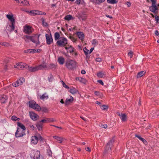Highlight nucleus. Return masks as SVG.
<instances>
[{
	"mask_svg": "<svg viewBox=\"0 0 159 159\" xmlns=\"http://www.w3.org/2000/svg\"><path fill=\"white\" fill-rule=\"evenodd\" d=\"M95 60L96 61L98 62H101L102 61L101 58L99 57L96 58Z\"/></svg>",
	"mask_w": 159,
	"mask_h": 159,
	"instance_id": "69168bd1",
	"label": "nucleus"
},
{
	"mask_svg": "<svg viewBox=\"0 0 159 159\" xmlns=\"http://www.w3.org/2000/svg\"><path fill=\"white\" fill-rule=\"evenodd\" d=\"M56 67V66L52 63H51L49 64V66L48 67V69H52L53 68H55Z\"/></svg>",
	"mask_w": 159,
	"mask_h": 159,
	"instance_id": "c9c22d12",
	"label": "nucleus"
},
{
	"mask_svg": "<svg viewBox=\"0 0 159 159\" xmlns=\"http://www.w3.org/2000/svg\"><path fill=\"white\" fill-rule=\"evenodd\" d=\"M20 3L24 6H28L29 5V3L26 0H20Z\"/></svg>",
	"mask_w": 159,
	"mask_h": 159,
	"instance_id": "c85d7f7f",
	"label": "nucleus"
},
{
	"mask_svg": "<svg viewBox=\"0 0 159 159\" xmlns=\"http://www.w3.org/2000/svg\"><path fill=\"white\" fill-rule=\"evenodd\" d=\"M30 13L32 15L34 16L36 15V10H32L31 11H30Z\"/></svg>",
	"mask_w": 159,
	"mask_h": 159,
	"instance_id": "3c124183",
	"label": "nucleus"
},
{
	"mask_svg": "<svg viewBox=\"0 0 159 159\" xmlns=\"http://www.w3.org/2000/svg\"><path fill=\"white\" fill-rule=\"evenodd\" d=\"M56 44L60 47H65L67 44V40L65 37H61L57 40Z\"/></svg>",
	"mask_w": 159,
	"mask_h": 159,
	"instance_id": "f03ea898",
	"label": "nucleus"
},
{
	"mask_svg": "<svg viewBox=\"0 0 159 159\" xmlns=\"http://www.w3.org/2000/svg\"><path fill=\"white\" fill-rule=\"evenodd\" d=\"M83 50L85 54H88V52H89V50L87 49L86 48H84Z\"/></svg>",
	"mask_w": 159,
	"mask_h": 159,
	"instance_id": "5fc2aeb1",
	"label": "nucleus"
},
{
	"mask_svg": "<svg viewBox=\"0 0 159 159\" xmlns=\"http://www.w3.org/2000/svg\"><path fill=\"white\" fill-rule=\"evenodd\" d=\"M120 118L122 121H125L126 120V116L125 114L121 113Z\"/></svg>",
	"mask_w": 159,
	"mask_h": 159,
	"instance_id": "c756f323",
	"label": "nucleus"
},
{
	"mask_svg": "<svg viewBox=\"0 0 159 159\" xmlns=\"http://www.w3.org/2000/svg\"><path fill=\"white\" fill-rule=\"evenodd\" d=\"M79 18L82 20H85L87 18L86 12L85 11H83L79 15Z\"/></svg>",
	"mask_w": 159,
	"mask_h": 159,
	"instance_id": "ddd939ff",
	"label": "nucleus"
},
{
	"mask_svg": "<svg viewBox=\"0 0 159 159\" xmlns=\"http://www.w3.org/2000/svg\"><path fill=\"white\" fill-rule=\"evenodd\" d=\"M29 127L30 128V129L32 130H34V126L32 125H30L29 126Z\"/></svg>",
	"mask_w": 159,
	"mask_h": 159,
	"instance_id": "13d9d810",
	"label": "nucleus"
},
{
	"mask_svg": "<svg viewBox=\"0 0 159 159\" xmlns=\"http://www.w3.org/2000/svg\"><path fill=\"white\" fill-rule=\"evenodd\" d=\"M41 110L42 111L45 113L47 112L48 111V110L46 107H43L42 108H41Z\"/></svg>",
	"mask_w": 159,
	"mask_h": 159,
	"instance_id": "de8ad7c7",
	"label": "nucleus"
},
{
	"mask_svg": "<svg viewBox=\"0 0 159 159\" xmlns=\"http://www.w3.org/2000/svg\"><path fill=\"white\" fill-rule=\"evenodd\" d=\"M152 2V6L149 7L150 10L153 12L155 14H157L158 13V8L156 5V0H151Z\"/></svg>",
	"mask_w": 159,
	"mask_h": 159,
	"instance_id": "7ed1b4c3",
	"label": "nucleus"
},
{
	"mask_svg": "<svg viewBox=\"0 0 159 159\" xmlns=\"http://www.w3.org/2000/svg\"><path fill=\"white\" fill-rule=\"evenodd\" d=\"M39 35H35L33 36H29L25 35V40L26 41H27V40L29 39L31 41H32L34 43L37 44L39 42Z\"/></svg>",
	"mask_w": 159,
	"mask_h": 159,
	"instance_id": "20e7f679",
	"label": "nucleus"
},
{
	"mask_svg": "<svg viewBox=\"0 0 159 159\" xmlns=\"http://www.w3.org/2000/svg\"><path fill=\"white\" fill-rule=\"evenodd\" d=\"M76 62L74 60L70 59L67 60L66 62V66L69 70H72L76 67Z\"/></svg>",
	"mask_w": 159,
	"mask_h": 159,
	"instance_id": "f257e3e1",
	"label": "nucleus"
},
{
	"mask_svg": "<svg viewBox=\"0 0 159 159\" xmlns=\"http://www.w3.org/2000/svg\"><path fill=\"white\" fill-rule=\"evenodd\" d=\"M70 99L66 98L65 102L66 105H67L71 102L73 100V98L71 96H70Z\"/></svg>",
	"mask_w": 159,
	"mask_h": 159,
	"instance_id": "393cba45",
	"label": "nucleus"
},
{
	"mask_svg": "<svg viewBox=\"0 0 159 159\" xmlns=\"http://www.w3.org/2000/svg\"><path fill=\"white\" fill-rule=\"evenodd\" d=\"M97 82L99 83L102 85H104V83L102 80H98L97 81Z\"/></svg>",
	"mask_w": 159,
	"mask_h": 159,
	"instance_id": "e2e57ef3",
	"label": "nucleus"
},
{
	"mask_svg": "<svg viewBox=\"0 0 159 159\" xmlns=\"http://www.w3.org/2000/svg\"><path fill=\"white\" fill-rule=\"evenodd\" d=\"M8 99V97L4 94L0 95V101L2 103H6Z\"/></svg>",
	"mask_w": 159,
	"mask_h": 159,
	"instance_id": "9d476101",
	"label": "nucleus"
},
{
	"mask_svg": "<svg viewBox=\"0 0 159 159\" xmlns=\"http://www.w3.org/2000/svg\"><path fill=\"white\" fill-rule=\"evenodd\" d=\"M18 66H19L20 68L22 69L24 68L27 69L28 67V65L25 63H20L18 64Z\"/></svg>",
	"mask_w": 159,
	"mask_h": 159,
	"instance_id": "f3484780",
	"label": "nucleus"
},
{
	"mask_svg": "<svg viewBox=\"0 0 159 159\" xmlns=\"http://www.w3.org/2000/svg\"><path fill=\"white\" fill-rule=\"evenodd\" d=\"M38 137V140H40V141H42L43 140V138L40 135H39V136Z\"/></svg>",
	"mask_w": 159,
	"mask_h": 159,
	"instance_id": "052dcab7",
	"label": "nucleus"
},
{
	"mask_svg": "<svg viewBox=\"0 0 159 159\" xmlns=\"http://www.w3.org/2000/svg\"><path fill=\"white\" fill-rule=\"evenodd\" d=\"M48 98V95H46V93H44L42 95L40 96V98L41 99L44 100V99H47Z\"/></svg>",
	"mask_w": 159,
	"mask_h": 159,
	"instance_id": "72a5a7b5",
	"label": "nucleus"
},
{
	"mask_svg": "<svg viewBox=\"0 0 159 159\" xmlns=\"http://www.w3.org/2000/svg\"><path fill=\"white\" fill-rule=\"evenodd\" d=\"M61 82L63 86L65 87L67 89H69V87L68 86L66 85L65 83L63 81H61Z\"/></svg>",
	"mask_w": 159,
	"mask_h": 159,
	"instance_id": "864d4df0",
	"label": "nucleus"
},
{
	"mask_svg": "<svg viewBox=\"0 0 159 159\" xmlns=\"http://www.w3.org/2000/svg\"><path fill=\"white\" fill-rule=\"evenodd\" d=\"M145 73V72L144 71H141L138 72L137 75V78H139L141 77L143 75H144Z\"/></svg>",
	"mask_w": 159,
	"mask_h": 159,
	"instance_id": "7c9ffc66",
	"label": "nucleus"
},
{
	"mask_svg": "<svg viewBox=\"0 0 159 159\" xmlns=\"http://www.w3.org/2000/svg\"><path fill=\"white\" fill-rule=\"evenodd\" d=\"M37 66L38 70H42L43 68L47 67L45 63L40 64L38 66Z\"/></svg>",
	"mask_w": 159,
	"mask_h": 159,
	"instance_id": "5701e85b",
	"label": "nucleus"
},
{
	"mask_svg": "<svg viewBox=\"0 0 159 159\" xmlns=\"http://www.w3.org/2000/svg\"><path fill=\"white\" fill-rule=\"evenodd\" d=\"M101 108L103 110H105L108 109V107L106 105H102L101 106Z\"/></svg>",
	"mask_w": 159,
	"mask_h": 159,
	"instance_id": "c03bdc74",
	"label": "nucleus"
},
{
	"mask_svg": "<svg viewBox=\"0 0 159 159\" xmlns=\"http://www.w3.org/2000/svg\"><path fill=\"white\" fill-rule=\"evenodd\" d=\"M45 36L46 39L47 43L49 45L53 42V39L51 35H49L48 34H46Z\"/></svg>",
	"mask_w": 159,
	"mask_h": 159,
	"instance_id": "9b49d317",
	"label": "nucleus"
},
{
	"mask_svg": "<svg viewBox=\"0 0 159 159\" xmlns=\"http://www.w3.org/2000/svg\"><path fill=\"white\" fill-rule=\"evenodd\" d=\"M18 80L20 85H21L23 83L25 82V79L24 78L22 77L20 78L19 80Z\"/></svg>",
	"mask_w": 159,
	"mask_h": 159,
	"instance_id": "a19ab883",
	"label": "nucleus"
},
{
	"mask_svg": "<svg viewBox=\"0 0 159 159\" xmlns=\"http://www.w3.org/2000/svg\"><path fill=\"white\" fill-rule=\"evenodd\" d=\"M69 92L72 94H74L77 93L78 90L75 88H73L70 89Z\"/></svg>",
	"mask_w": 159,
	"mask_h": 159,
	"instance_id": "473e14b6",
	"label": "nucleus"
},
{
	"mask_svg": "<svg viewBox=\"0 0 159 159\" xmlns=\"http://www.w3.org/2000/svg\"><path fill=\"white\" fill-rule=\"evenodd\" d=\"M98 44V41L96 39H94L92 40V44L93 45L94 47L97 45Z\"/></svg>",
	"mask_w": 159,
	"mask_h": 159,
	"instance_id": "ea45409f",
	"label": "nucleus"
},
{
	"mask_svg": "<svg viewBox=\"0 0 159 159\" xmlns=\"http://www.w3.org/2000/svg\"><path fill=\"white\" fill-rule=\"evenodd\" d=\"M107 2L108 3L113 4L117 3L118 1L116 0H107Z\"/></svg>",
	"mask_w": 159,
	"mask_h": 159,
	"instance_id": "4c0bfd02",
	"label": "nucleus"
},
{
	"mask_svg": "<svg viewBox=\"0 0 159 159\" xmlns=\"http://www.w3.org/2000/svg\"><path fill=\"white\" fill-rule=\"evenodd\" d=\"M12 85L14 87H16L17 86H18L19 85H21L18 80H17L16 82L13 83L12 84Z\"/></svg>",
	"mask_w": 159,
	"mask_h": 159,
	"instance_id": "e433bc0d",
	"label": "nucleus"
},
{
	"mask_svg": "<svg viewBox=\"0 0 159 159\" xmlns=\"http://www.w3.org/2000/svg\"><path fill=\"white\" fill-rule=\"evenodd\" d=\"M101 127L105 129H106L107 127V125L106 124H102L101 125Z\"/></svg>",
	"mask_w": 159,
	"mask_h": 159,
	"instance_id": "6e6d98bb",
	"label": "nucleus"
},
{
	"mask_svg": "<svg viewBox=\"0 0 159 159\" xmlns=\"http://www.w3.org/2000/svg\"><path fill=\"white\" fill-rule=\"evenodd\" d=\"M33 31V29L30 26L25 25L24 27L23 31L25 34H30Z\"/></svg>",
	"mask_w": 159,
	"mask_h": 159,
	"instance_id": "0eeeda50",
	"label": "nucleus"
},
{
	"mask_svg": "<svg viewBox=\"0 0 159 159\" xmlns=\"http://www.w3.org/2000/svg\"><path fill=\"white\" fill-rule=\"evenodd\" d=\"M27 68L29 71L30 72H34L38 70L37 66L33 67L30 66H28Z\"/></svg>",
	"mask_w": 159,
	"mask_h": 159,
	"instance_id": "2eb2a0df",
	"label": "nucleus"
},
{
	"mask_svg": "<svg viewBox=\"0 0 159 159\" xmlns=\"http://www.w3.org/2000/svg\"><path fill=\"white\" fill-rule=\"evenodd\" d=\"M43 25V26H47L48 25L47 23L45 22L44 21V20L43 19L42 21Z\"/></svg>",
	"mask_w": 159,
	"mask_h": 159,
	"instance_id": "4d7b16f0",
	"label": "nucleus"
},
{
	"mask_svg": "<svg viewBox=\"0 0 159 159\" xmlns=\"http://www.w3.org/2000/svg\"><path fill=\"white\" fill-rule=\"evenodd\" d=\"M69 38H70L73 42H75L76 41V40L74 37L71 36V35L69 36Z\"/></svg>",
	"mask_w": 159,
	"mask_h": 159,
	"instance_id": "8fccbe9b",
	"label": "nucleus"
},
{
	"mask_svg": "<svg viewBox=\"0 0 159 159\" xmlns=\"http://www.w3.org/2000/svg\"><path fill=\"white\" fill-rule=\"evenodd\" d=\"M135 136L138 138L140 140L142 141L144 144H146L147 143V141L144 139L142 138L140 135L136 134Z\"/></svg>",
	"mask_w": 159,
	"mask_h": 159,
	"instance_id": "bb28decb",
	"label": "nucleus"
},
{
	"mask_svg": "<svg viewBox=\"0 0 159 159\" xmlns=\"http://www.w3.org/2000/svg\"><path fill=\"white\" fill-rule=\"evenodd\" d=\"M29 115L31 118L34 121L37 120L38 118L39 117V116L37 114L32 111H30Z\"/></svg>",
	"mask_w": 159,
	"mask_h": 159,
	"instance_id": "f8f14e48",
	"label": "nucleus"
},
{
	"mask_svg": "<svg viewBox=\"0 0 159 159\" xmlns=\"http://www.w3.org/2000/svg\"><path fill=\"white\" fill-rule=\"evenodd\" d=\"M47 154L49 157H52V152L50 149H48L47 150Z\"/></svg>",
	"mask_w": 159,
	"mask_h": 159,
	"instance_id": "09e8293b",
	"label": "nucleus"
},
{
	"mask_svg": "<svg viewBox=\"0 0 159 159\" xmlns=\"http://www.w3.org/2000/svg\"><path fill=\"white\" fill-rule=\"evenodd\" d=\"M38 141V138L37 136H34L31 137V143L34 144H36Z\"/></svg>",
	"mask_w": 159,
	"mask_h": 159,
	"instance_id": "6ab92c4d",
	"label": "nucleus"
},
{
	"mask_svg": "<svg viewBox=\"0 0 159 159\" xmlns=\"http://www.w3.org/2000/svg\"><path fill=\"white\" fill-rule=\"evenodd\" d=\"M75 80H76L79 81L80 82L83 83L84 84H85L87 82V81L85 79L81 77H76L75 78Z\"/></svg>",
	"mask_w": 159,
	"mask_h": 159,
	"instance_id": "4be33fe9",
	"label": "nucleus"
},
{
	"mask_svg": "<svg viewBox=\"0 0 159 159\" xmlns=\"http://www.w3.org/2000/svg\"><path fill=\"white\" fill-rule=\"evenodd\" d=\"M69 52L70 53H72L73 52H74L75 49L73 48L71 46H70L69 47Z\"/></svg>",
	"mask_w": 159,
	"mask_h": 159,
	"instance_id": "79ce46f5",
	"label": "nucleus"
},
{
	"mask_svg": "<svg viewBox=\"0 0 159 159\" xmlns=\"http://www.w3.org/2000/svg\"><path fill=\"white\" fill-rule=\"evenodd\" d=\"M31 53H34L36 52H39L38 49H30Z\"/></svg>",
	"mask_w": 159,
	"mask_h": 159,
	"instance_id": "a18cd8bd",
	"label": "nucleus"
},
{
	"mask_svg": "<svg viewBox=\"0 0 159 159\" xmlns=\"http://www.w3.org/2000/svg\"><path fill=\"white\" fill-rule=\"evenodd\" d=\"M128 55L130 58L133 57V52H129L128 53Z\"/></svg>",
	"mask_w": 159,
	"mask_h": 159,
	"instance_id": "bf43d9fd",
	"label": "nucleus"
},
{
	"mask_svg": "<svg viewBox=\"0 0 159 159\" xmlns=\"http://www.w3.org/2000/svg\"><path fill=\"white\" fill-rule=\"evenodd\" d=\"M34 154L33 158L34 159H36L40 157V152L38 150L34 151Z\"/></svg>",
	"mask_w": 159,
	"mask_h": 159,
	"instance_id": "aec40b11",
	"label": "nucleus"
},
{
	"mask_svg": "<svg viewBox=\"0 0 159 159\" xmlns=\"http://www.w3.org/2000/svg\"><path fill=\"white\" fill-rule=\"evenodd\" d=\"M54 121H55V120L53 118H46L41 120V122L42 123H49Z\"/></svg>",
	"mask_w": 159,
	"mask_h": 159,
	"instance_id": "4468645a",
	"label": "nucleus"
},
{
	"mask_svg": "<svg viewBox=\"0 0 159 159\" xmlns=\"http://www.w3.org/2000/svg\"><path fill=\"white\" fill-rule=\"evenodd\" d=\"M17 125L20 128V129L25 130L26 129L25 126L22 124L20 122H18L17 123Z\"/></svg>",
	"mask_w": 159,
	"mask_h": 159,
	"instance_id": "2f4dec72",
	"label": "nucleus"
},
{
	"mask_svg": "<svg viewBox=\"0 0 159 159\" xmlns=\"http://www.w3.org/2000/svg\"><path fill=\"white\" fill-rule=\"evenodd\" d=\"M104 74L101 72L97 73V75L98 77L102 78L104 76Z\"/></svg>",
	"mask_w": 159,
	"mask_h": 159,
	"instance_id": "37998d69",
	"label": "nucleus"
},
{
	"mask_svg": "<svg viewBox=\"0 0 159 159\" xmlns=\"http://www.w3.org/2000/svg\"><path fill=\"white\" fill-rule=\"evenodd\" d=\"M57 61L59 64L63 65L64 63L65 59L63 57H60L58 58Z\"/></svg>",
	"mask_w": 159,
	"mask_h": 159,
	"instance_id": "a878e982",
	"label": "nucleus"
},
{
	"mask_svg": "<svg viewBox=\"0 0 159 159\" xmlns=\"http://www.w3.org/2000/svg\"><path fill=\"white\" fill-rule=\"evenodd\" d=\"M43 123L41 120L38 122L36 124V127L39 130H41L42 128Z\"/></svg>",
	"mask_w": 159,
	"mask_h": 159,
	"instance_id": "b1692460",
	"label": "nucleus"
},
{
	"mask_svg": "<svg viewBox=\"0 0 159 159\" xmlns=\"http://www.w3.org/2000/svg\"><path fill=\"white\" fill-rule=\"evenodd\" d=\"M53 138L57 140V142L59 143H61L63 141L64 139L62 137H59L57 136H53Z\"/></svg>",
	"mask_w": 159,
	"mask_h": 159,
	"instance_id": "dca6fc26",
	"label": "nucleus"
},
{
	"mask_svg": "<svg viewBox=\"0 0 159 159\" xmlns=\"http://www.w3.org/2000/svg\"><path fill=\"white\" fill-rule=\"evenodd\" d=\"M114 142V140L112 139L108 143L106 146L105 151L103 153L104 155L111 151V148Z\"/></svg>",
	"mask_w": 159,
	"mask_h": 159,
	"instance_id": "39448f33",
	"label": "nucleus"
},
{
	"mask_svg": "<svg viewBox=\"0 0 159 159\" xmlns=\"http://www.w3.org/2000/svg\"><path fill=\"white\" fill-rule=\"evenodd\" d=\"M25 134V130L20 128H17V130L15 133V136L16 137L18 138L21 137Z\"/></svg>",
	"mask_w": 159,
	"mask_h": 159,
	"instance_id": "6e6552de",
	"label": "nucleus"
},
{
	"mask_svg": "<svg viewBox=\"0 0 159 159\" xmlns=\"http://www.w3.org/2000/svg\"><path fill=\"white\" fill-rule=\"evenodd\" d=\"M95 94L97 96H99L100 95V93L98 91H95L94 92Z\"/></svg>",
	"mask_w": 159,
	"mask_h": 159,
	"instance_id": "774afa93",
	"label": "nucleus"
},
{
	"mask_svg": "<svg viewBox=\"0 0 159 159\" xmlns=\"http://www.w3.org/2000/svg\"><path fill=\"white\" fill-rule=\"evenodd\" d=\"M29 107L36 110L37 111H39L41 110V107L38 104L36 103L34 101H30L29 102Z\"/></svg>",
	"mask_w": 159,
	"mask_h": 159,
	"instance_id": "423d86ee",
	"label": "nucleus"
},
{
	"mask_svg": "<svg viewBox=\"0 0 159 159\" xmlns=\"http://www.w3.org/2000/svg\"><path fill=\"white\" fill-rule=\"evenodd\" d=\"M64 19L65 20L68 21L74 19V18L72 16L70 15H67L65 17Z\"/></svg>",
	"mask_w": 159,
	"mask_h": 159,
	"instance_id": "cd10ccee",
	"label": "nucleus"
},
{
	"mask_svg": "<svg viewBox=\"0 0 159 159\" xmlns=\"http://www.w3.org/2000/svg\"><path fill=\"white\" fill-rule=\"evenodd\" d=\"M30 49H27L24 51V52L25 53H31Z\"/></svg>",
	"mask_w": 159,
	"mask_h": 159,
	"instance_id": "680f3d73",
	"label": "nucleus"
},
{
	"mask_svg": "<svg viewBox=\"0 0 159 159\" xmlns=\"http://www.w3.org/2000/svg\"><path fill=\"white\" fill-rule=\"evenodd\" d=\"M11 119L13 120L16 121L18 120H19V118H17L15 116H13L11 117Z\"/></svg>",
	"mask_w": 159,
	"mask_h": 159,
	"instance_id": "49530a36",
	"label": "nucleus"
},
{
	"mask_svg": "<svg viewBox=\"0 0 159 159\" xmlns=\"http://www.w3.org/2000/svg\"><path fill=\"white\" fill-rule=\"evenodd\" d=\"M60 35L58 32H56L54 34V39L55 40H58L60 38Z\"/></svg>",
	"mask_w": 159,
	"mask_h": 159,
	"instance_id": "f704fd0d",
	"label": "nucleus"
},
{
	"mask_svg": "<svg viewBox=\"0 0 159 159\" xmlns=\"http://www.w3.org/2000/svg\"><path fill=\"white\" fill-rule=\"evenodd\" d=\"M15 23H11L10 24H7L6 29L10 32L12 31L15 28Z\"/></svg>",
	"mask_w": 159,
	"mask_h": 159,
	"instance_id": "1a4fd4ad",
	"label": "nucleus"
},
{
	"mask_svg": "<svg viewBox=\"0 0 159 159\" xmlns=\"http://www.w3.org/2000/svg\"><path fill=\"white\" fill-rule=\"evenodd\" d=\"M77 35L79 38L82 41H83L84 38V35L82 32H78L77 33Z\"/></svg>",
	"mask_w": 159,
	"mask_h": 159,
	"instance_id": "a211bd4d",
	"label": "nucleus"
},
{
	"mask_svg": "<svg viewBox=\"0 0 159 159\" xmlns=\"http://www.w3.org/2000/svg\"><path fill=\"white\" fill-rule=\"evenodd\" d=\"M6 16L10 21L11 23H15V20L14 19L13 16L12 15H11L7 14V15Z\"/></svg>",
	"mask_w": 159,
	"mask_h": 159,
	"instance_id": "412c9836",
	"label": "nucleus"
},
{
	"mask_svg": "<svg viewBox=\"0 0 159 159\" xmlns=\"http://www.w3.org/2000/svg\"><path fill=\"white\" fill-rule=\"evenodd\" d=\"M9 43H0V45L2 46H8Z\"/></svg>",
	"mask_w": 159,
	"mask_h": 159,
	"instance_id": "603ef678",
	"label": "nucleus"
},
{
	"mask_svg": "<svg viewBox=\"0 0 159 159\" xmlns=\"http://www.w3.org/2000/svg\"><path fill=\"white\" fill-rule=\"evenodd\" d=\"M155 19H156V20L157 21V23H158L159 20L158 17L157 15L155 16Z\"/></svg>",
	"mask_w": 159,
	"mask_h": 159,
	"instance_id": "0e129e2a",
	"label": "nucleus"
},
{
	"mask_svg": "<svg viewBox=\"0 0 159 159\" xmlns=\"http://www.w3.org/2000/svg\"><path fill=\"white\" fill-rule=\"evenodd\" d=\"M125 4L127 5L128 7H129L131 5V3L129 2H125Z\"/></svg>",
	"mask_w": 159,
	"mask_h": 159,
	"instance_id": "338daca9",
	"label": "nucleus"
},
{
	"mask_svg": "<svg viewBox=\"0 0 159 159\" xmlns=\"http://www.w3.org/2000/svg\"><path fill=\"white\" fill-rule=\"evenodd\" d=\"M48 80L49 82H52L54 80V77L52 74H50L48 78Z\"/></svg>",
	"mask_w": 159,
	"mask_h": 159,
	"instance_id": "58836bf2",
	"label": "nucleus"
}]
</instances>
